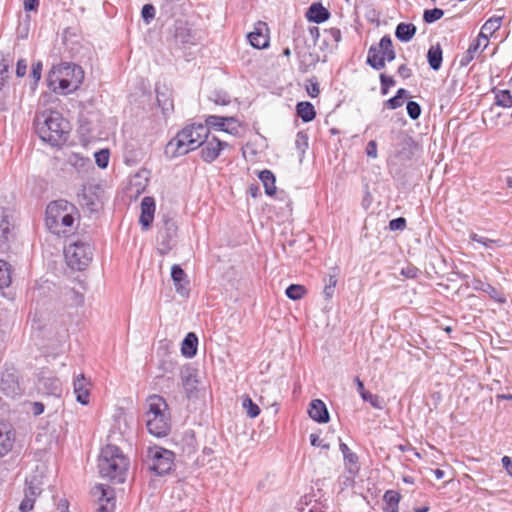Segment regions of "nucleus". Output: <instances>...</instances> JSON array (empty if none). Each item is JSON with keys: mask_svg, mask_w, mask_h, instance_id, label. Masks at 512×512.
Returning <instances> with one entry per match:
<instances>
[{"mask_svg": "<svg viewBox=\"0 0 512 512\" xmlns=\"http://www.w3.org/2000/svg\"><path fill=\"white\" fill-rule=\"evenodd\" d=\"M35 129L40 139L51 146L63 145L70 133L69 122L61 113L54 110H45L37 113Z\"/></svg>", "mask_w": 512, "mask_h": 512, "instance_id": "nucleus-1", "label": "nucleus"}, {"mask_svg": "<svg viewBox=\"0 0 512 512\" xmlns=\"http://www.w3.org/2000/svg\"><path fill=\"white\" fill-rule=\"evenodd\" d=\"M77 215L72 203L62 199L53 201L46 208V227L55 235H66L74 230Z\"/></svg>", "mask_w": 512, "mask_h": 512, "instance_id": "nucleus-2", "label": "nucleus"}, {"mask_svg": "<svg viewBox=\"0 0 512 512\" xmlns=\"http://www.w3.org/2000/svg\"><path fill=\"white\" fill-rule=\"evenodd\" d=\"M208 134V128L203 124L186 126L167 143L165 154L169 158L185 155L199 148Z\"/></svg>", "mask_w": 512, "mask_h": 512, "instance_id": "nucleus-3", "label": "nucleus"}, {"mask_svg": "<svg viewBox=\"0 0 512 512\" xmlns=\"http://www.w3.org/2000/svg\"><path fill=\"white\" fill-rule=\"evenodd\" d=\"M84 79V71L76 64L61 63L50 70L47 82L51 90L59 94H69L78 89Z\"/></svg>", "mask_w": 512, "mask_h": 512, "instance_id": "nucleus-4", "label": "nucleus"}, {"mask_svg": "<svg viewBox=\"0 0 512 512\" xmlns=\"http://www.w3.org/2000/svg\"><path fill=\"white\" fill-rule=\"evenodd\" d=\"M128 466V459L117 446L108 444L102 448L98 460V468L103 478L123 483Z\"/></svg>", "mask_w": 512, "mask_h": 512, "instance_id": "nucleus-5", "label": "nucleus"}, {"mask_svg": "<svg viewBox=\"0 0 512 512\" xmlns=\"http://www.w3.org/2000/svg\"><path fill=\"white\" fill-rule=\"evenodd\" d=\"M146 426L148 432L156 437H164L170 430V414L163 397L151 395L147 398Z\"/></svg>", "mask_w": 512, "mask_h": 512, "instance_id": "nucleus-6", "label": "nucleus"}, {"mask_svg": "<svg viewBox=\"0 0 512 512\" xmlns=\"http://www.w3.org/2000/svg\"><path fill=\"white\" fill-rule=\"evenodd\" d=\"M67 264L75 270H84L92 260V246L82 240L69 243L64 249Z\"/></svg>", "mask_w": 512, "mask_h": 512, "instance_id": "nucleus-7", "label": "nucleus"}, {"mask_svg": "<svg viewBox=\"0 0 512 512\" xmlns=\"http://www.w3.org/2000/svg\"><path fill=\"white\" fill-rule=\"evenodd\" d=\"M395 59V52L390 36H383L377 46H371L368 51L367 63L376 70L383 69L386 61Z\"/></svg>", "mask_w": 512, "mask_h": 512, "instance_id": "nucleus-8", "label": "nucleus"}, {"mask_svg": "<svg viewBox=\"0 0 512 512\" xmlns=\"http://www.w3.org/2000/svg\"><path fill=\"white\" fill-rule=\"evenodd\" d=\"M147 460L150 469L161 475L171 470L173 465V453L162 447H149Z\"/></svg>", "mask_w": 512, "mask_h": 512, "instance_id": "nucleus-9", "label": "nucleus"}, {"mask_svg": "<svg viewBox=\"0 0 512 512\" xmlns=\"http://www.w3.org/2000/svg\"><path fill=\"white\" fill-rule=\"evenodd\" d=\"M92 495L97 502V512H113L115 508V496L111 487L102 484L92 489Z\"/></svg>", "mask_w": 512, "mask_h": 512, "instance_id": "nucleus-10", "label": "nucleus"}, {"mask_svg": "<svg viewBox=\"0 0 512 512\" xmlns=\"http://www.w3.org/2000/svg\"><path fill=\"white\" fill-rule=\"evenodd\" d=\"M0 392L10 398H14L21 394L19 376L14 368H7L1 373Z\"/></svg>", "mask_w": 512, "mask_h": 512, "instance_id": "nucleus-11", "label": "nucleus"}, {"mask_svg": "<svg viewBox=\"0 0 512 512\" xmlns=\"http://www.w3.org/2000/svg\"><path fill=\"white\" fill-rule=\"evenodd\" d=\"M208 129L212 128L217 131H223L232 135H236L239 131V121L234 117H222L216 115H209L205 119V124Z\"/></svg>", "mask_w": 512, "mask_h": 512, "instance_id": "nucleus-12", "label": "nucleus"}, {"mask_svg": "<svg viewBox=\"0 0 512 512\" xmlns=\"http://www.w3.org/2000/svg\"><path fill=\"white\" fill-rule=\"evenodd\" d=\"M201 146V156L203 160L210 163L214 161L220 155V152L229 145L227 142L221 141L216 137H207Z\"/></svg>", "mask_w": 512, "mask_h": 512, "instance_id": "nucleus-13", "label": "nucleus"}, {"mask_svg": "<svg viewBox=\"0 0 512 512\" xmlns=\"http://www.w3.org/2000/svg\"><path fill=\"white\" fill-rule=\"evenodd\" d=\"M37 391L42 395L59 398L62 394V384L58 378L52 375L42 376L38 379Z\"/></svg>", "mask_w": 512, "mask_h": 512, "instance_id": "nucleus-14", "label": "nucleus"}, {"mask_svg": "<svg viewBox=\"0 0 512 512\" xmlns=\"http://www.w3.org/2000/svg\"><path fill=\"white\" fill-rule=\"evenodd\" d=\"M15 439V430L12 425L8 422L0 421V457H4L12 451Z\"/></svg>", "mask_w": 512, "mask_h": 512, "instance_id": "nucleus-15", "label": "nucleus"}, {"mask_svg": "<svg viewBox=\"0 0 512 512\" xmlns=\"http://www.w3.org/2000/svg\"><path fill=\"white\" fill-rule=\"evenodd\" d=\"M89 387L90 383L83 374L78 375L73 382L76 400L82 405H87L89 403Z\"/></svg>", "mask_w": 512, "mask_h": 512, "instance_id": "nucleus-16", "label": "nucleus"}, {"mask_svg": "<svg viewBox=\"0 0 512 512\" xmlns=\"http://www.w3.org/2000/svg\"><path fill=\"white\" fill-rule=\"evenodd\" d=\"M155 201L152 197H144L141 202V214L139 222L143 229H148L154 219Z\"/></svg>", "mask_w": 512, "mask_h": 512, "instance_id": "nucleus-17", "label": "nucleus"}, {"mask_svg": "<svg viewBox=\"0 0 512 512\" xmlns=\"http://www.w3.org/2000/svg\"><path fill=\"white\" fill-rule=\"evenodd\" d=\"M309 416L316 422L327 423L329 421V412L325 403L320 399L312 400L308 410Z\"/></svg>", "mask_w": 512, "mask_h": 512, "instance_id": "nucleus-18", "label": "nucleus"}, {"mask_svg": "<svg viewBox=\"0 0 512 512\" xmlns=\"http://www.w3.org/2000/svg\"><path fill=\"white\" fill-rule=\"evenodd\" d=\"M40 487L33 480L29 482L28 488L25 490V497L19 505L21 512H28L33 509L36 497L40 494Z\"/></svg>", "mask_w": 512, "mask_h": 512, "instance_id": "nucleus-19", "label": "nucleus"}, {"mask_svg": "<svg viewBox=\"0 0 512 512\" xmlns=\"http://www.w3.org/2000/svg\"><path fill=\"white\" fill-rule=\"evenodd\" d=\"M13 225L6 212L0 209V250H4L12 237Z\"/></svg>", "mask_w": 512, "mask_h": 512, "instance_id": "nucleus-20", "label": "nucleus"}, {"mask_svg": "<svg viewBox=\"0 0 512 512\" xmlns=\"http://www.w3.org/2000/svg\"><path fill=\"white\" fill-rule=\"evenodd\" d=\"M67 164L78 174H87L92 169L90 160L78 153H71L67 157Z\"/></svg>", "mask_w": 512, "mask_h": 512, "instance_id": "nucleus-21", "label": "nucleus"}, {"mask_svg": "<svg viewBox=\"0 0 512 512\" xmlns=\"http://www.w3.org/2000/svg\"><path fill=\"white\" fill-rule=\"evenodd\" d=\"M329 16V11L320 3H313L306 13L307 19L314 23H322L326 21Z\"/></svg>", "mask_w": 512, "mask_h": 512, "instance_id": "nucleus-22", "label": "nucleus"}, {"mask_svg": "<svg viewBox=\"0 0 512 512\" xmlns=\"http://www.w3.org/2000/svg\"><path fill=\"white\" fill-rule=\"evenodd\" d=\"M198 338L190 332L186 335L181 345V352L187 358H192L197 352Z\"/></svg>", "mask_w": 512, "mask_h": 512, "instance_id": "nucleus-23", "label": "nucleus"}, {"mask_svg": "<svg viewBox=\"0 0 512 512\" xmlns=\"http://www.w3.org/2000/svg\"><path fill=\"white\" fill-rule=\"evenodd\" d=\"M416 33L415 25L409 23H400L396 27L395 35L402 42L410 41Z\"/></svg>", "mask_w": 512, "mask_h": 512, "instance_id": "nucleus-24", "label": "nucleus"}, {"mask_svg": "<svg viewBox=\"0 0 512 512\" xmlns=\"http://www.w3.org/2000/svg\"><path fill=\"white\" fill-rule=\"evenodd\" d=\"M259 179L263 183L265 193L272 196L276 192V179L274 174L270 170H263L259 173Z\"/></svg>", "mask_w": 512, "mask_h": 512, "instance_id": "nucleus-25", "label": "nucleus"}, {"mask_svg": "<svg viewBox=\"0 0 512 512\" xmlns=\"http://www.w3.org/2000/svg\"><path fill=\"white\" fill-rule=\"evenodd\" d=\"M501 24L502 16H493L483 24L480 33L489 39L501 27Z\"/></svg>", "mask_w": 512, "mask_h": 512, "instance_id": "nucleus-26", "label": "nucleus"}, {"mask_svg": "<svg viewBox=\"0 0 512 512\" xmlns=\"http://www.w3.org/2000/svg\"><path fill=\"white\" fill-rule=\"evenodd\" d=\"M296 109H297V115L304 122H310L316 116L314 106L310 102H300L297 104Z\"/></svg>", "mask_w": 512, "mask_h": 512, "instance_id": "nucleus-27", "label": "nucleus"}, {"mask_svg": "<svg viewBox=\"0 0 512 512\" xmlns=\"http://www.w3.org/2000/svg\"><path fill=\"white\" fill-rule=\"evenodd\" d=\"M427 59L433 70H439L442 64V50L439 45L431 46L427 53Z\"/></svg>", "mask_w": 512, "mask_h": 512, "instance_id": "nucleus-28", "label": "nucleus"}, {"mask_svg": "<svg viewBox=\"0 0 512 512\" xmlns=\"http://www.w3.org/2000/svg\"><path fill=\"white\" fill-rule=\"evenodd\" d=\"M248 40L250 44L257 49H263L269 45V40L267 36L257 28L255 29V31L250 32L248 34Z\"/></svg>", "mask_w": 512, "mask_h": 512, "instance_id": "nucleus-29", "label": "nucleus"}, {"mask_svg": "<svg viewBox=\"0 0 512 512\" xmlns=\"http://www.w3.org/2000/svg\"><path fill=\"white\" fill-rule=\"evenodd\" d=\"M337 276V270L334 269L333 273H330L328 276L324 278L325 285L323 289V294L327 299L332 298V296L334 295L335 287L337 285Z\"/></svg>", "mask_w": 512, "mask_h": 512, "instance_id": "nucleus-30", "label": "nucleus"}, {"mask_svg": "<svg viewBox=\"0 0 512 512\" xmlns=\"http://www.w3.org/2000/svg\"><path fill=\"white\" fill-rule=\"evenodd\" d=\"M489 44V39L479 33L478 37L474 40L473 43L469 46L470 53H474L476 55L481 54Z\"/></svg>", "mask_w": 512, "mask_h": 512, "instance_id": "nucleus-31", "label": "nucleus"}, {"mask_svg": "<svg viewBox=\"0 0 512 512\" xmlns=\"http://www.w3.org/2000/svg\"><path fill=\"white\" fill-rule=\"evenodd\" d=\"M242 407L250 418H256L260 414V408L249 396H244L242 398Z\"/></svg>", "mask_w": 512, "mask_h": 512, "instance_id": "nucleus-32", "label": "nucleus"}, {"mask_svg": "<svg viewBox=\"0 0 512 512\" xmlns=\"http://www.w3.org/2000/svg\"><path fill=\"white\" fill-rule=\"evenodd\" d=\"M285 294L291 300H299L306 294V288L299 284H291L287 287Z\"/></svg>", "mask_w": 512, "mask_h": 512, "instance_id": "nucleus-33", "label": "nucleus"}, {"mask_svg": "<svg viewBox=\"0 0 512 512\" xmlns=\"http://www.w3.org/2000/svg\"><path fill=\"white\" fill-rule=\"evenodd\" d=\"M11 283V274L9 265L0 260V288L8 287Z\"/></svg>", "mask_w": 512, "mask_h": 512, "instance_id": "nucleus-34", "label": "nucleus"}, {"mask_svg": "<svg viewBox=\"0 0 512 512\" xmlns=\"http://www.w3.org/2000/svg\"><path fill=\"white\" fill-rule=\"evenodd\" d=\"M407 91L403 88H400L396 95L389 100L386 101V106L389 109H397L403 105L404 97L406 96Z\"/></svg>", "mask_w": 512, "mask_h": 512, "instance_id": "nucleus-35", "label": "nucleus"}, {"mask_svg": "<svg viewBox=\"0 0 512 512\" xmlns=\"http://www.w3.org/2000/svg\"><path fill=\"white\" fill-rule=\"evenodd\" d=\"M495 102L498 106L511 107L512 94L508 90H499L495 95Z\"/></svg>", "mask_w": 512, "mask_h": 512, "instance_id": "nucleus-36", "label": "nucleus"}, {"mask_svg": "<svg viewBox=\"0 0 512 512\" xmlns=\"http://www.w3.org/2000/svg\"><path fill=\"white\" fill-rule=\"evenodd\" d=\"M343 458L348 472L350 474H356L359 471L358 456L354 452H351Z\"/></svg>", "mask_w": 512, "mask_h": 512, "instance_id": "nucleus-37", "label": "nucleus"}, {"mask_svg": "<svg viewBox=\"0 0 512 512\" xmlns=\"http://www.w3.org/2000/svg\"><path fill=\"white\" fill-rule=\"evenodd\" d=\"M95 163L101 169L107 168L110 159V152L108 149H101L94 154Z\"/></svg>", "mask_w": 512, "mask_h": 512, "instance_id": "nucleus-38", "label": "nucleus"}, {"mask_svg": "<svg viewBox=\"0 0 512 512\" xmlns=\"http://www.w3.org/2000/svg\"><path fill=\"white\" fill-rule=\"evenodd\" d=\"M147 182L148 179L146 176H142L140 173L136 174L131 180V190L135 189V193L140 194L144 191Z\"/></svg>", "mask_w": 512, "mask_h": 512, "instance_id": "nucleus-39", "label": "nucleus"}, {"mask_svg": "<svg viewBox=\"0 0 512 512\" xmlns=\"http://www.w3.org/2000/svg\"><path fill=\"white\" fill-rule=\"evenodd\" d=\"M444 15V11L439 8L428 9L424 11L423 19L426 23H433L441 19Z\"/></svg>", "mask_w": 512, "mask_h": 512, "instance_id": "nucleus-40", "label": "nucleus"}, {"mask_svg": "<svg viewBox=\"0 0 512 512\" xmlns=\"http://www.w3.org/2000/svg\"><path fill=\"white\" fill-rule=\"evenodd\" d=\"M157 102L164 114H168L173 110V102L167 95L158 93Z\"/></svg>", "mask_w": 512, "mask_h": 512, "instance_id": "nucleus-41", "label": "nucleus"}, {"mask_svg": "<svg viewBox=\"0 0 512 512\" xmlns=\"http://www.w3.org/2000/svg\"><path fill=\"white\" fill-rule=\"evenodd\" d=\"M361 398L364 401L369 402L372 407H374L376 409H383V400L379 396L374 395L367 391V392L362 393Z\"/></svg>", "mask_w": 512, "mask_h": 512, "instance_id": "nucleus-42", "label": "nucleus"}, {"mask_svg": "<svg viewBox=\"0 0 512 512\" xmlns=\"http://www.w3.org/2000/svg\"><path fill=\"white\" fill-rule=\"evenodd\" d=\"M43 65L40 61L33 63L30 77L32 78V88L34 89L41 79Z\"/></svg>", "mask_w": 512, "mask_h": 512, "instance_id": "nucleus-43", "label": "nucleus"}, {"mask_svg": "<svg viewBox=\"0 0 512 512\" xmlns=\"http://www.w3.org/2000/svg\"><path fill=\"white\" fill-rule=\"evenodd\" d=\"M183 386L188 394L196 389L197 380L191 373L182 375Z\"/></svg>", "mask_w": 512, "mask_h": 512, "instance_id": "nucleus-44", "label": "nucleus"}, {"mask_svg": "<svg viewBox=\"0 0 512 512\" xmlns=\"http://www.w3.org/2000/svg\"><path fill=\"white\" fill-rule=\"evenodd\" d=\"M407 113L409 117L413 120H416L419 118L421 114V107L420 105L415 101H409L406 106Z\"/></svg>", "mask_w": 512, "mask_h": 512, "instance_id": "nucleus-45", "label": "nucleus"}, {"mask_svg": "<svg viewBox=\"0 0 512 512\" xmlns=\"http://www.w3.org/2000/svg\"><path fill=\"white\" fill-rule=\"evenodd\" d=\"M171 277L173 282H184L186 280V273L179 265H173L171 268Z\"/></svg>", "mask_w": 512, "mask_h": 512, "instance_id": "nucleus-46", "label": "nucleus"}, {"mask_svg": "<svg viewBox=\"0 0 512 512\" xmlns=\"http://www.w3.org/2000/svg\"><path fill=\"white\" fill-rule=\"evenodd\" d=\"M483 291L499 303H504L506 301L505 297L489 284L485 285Z\"/></svg>", "mask_w": 512, "mask_h": 512, "instance_id": "nucleus-47", "label": "nucleus"}, {"mask_svg": "<svg viewBox=\"0 0 512 512\" xmlns=\"http://www.w3.org/2000/svg\"><path fill=\"white\" fill-rule=\"evenodd\" d=\"M142 18L146 23H149L155 17V8L151 4H145L142 8Z\"/></svg>", "mask_w": 512, "mask_h": 512, "instance_id": "nucleus-48", "label": "nucleus"}, {"mask_svg": "<svg viewBox=\"0 0 512 512\" xmlns=\"http://www.w3.org/2000/svg\"><path fill=\"white\" fill-rule=\"evenodd\" d=\"M380 81H381V90L382 94H387L388 89L395 85V81L392 77L387 76L385 74L380 75Z\"/></svg>", "mask_w": 512, "mask_h": 512, "instance_id": "nucleus-49", "label": "nucleus"}, {"mask_svg": "<svg viewBox=\"0 0 512 512\" xmlns=\"http://www.w3.org/2000/svg\"><path fill=\"white\" fill-rule=\"evenodd\" d=\"M384 499L388 504V507L397 506L400 500V496L395 491H387L384 495Z\"/></svg>", "mask_w": 512, "mask_h": 512, "instance_id": "nucleus-50", "label": "nucleus"}, {"mask_svg": "<svg viewBox=\"0 0 512 512\" xmlns=\"http://www.w3.org/2000/svg\"><path fill=\"white\" fill-rule=\"evenodd\" d=\"M8 71H9V65L2 62L0 64V91L3 89V87L6 84V81L8 78Z\"/></svg>", "mask_w": 512, "mask_h": 512, "instance_id": "nucleus-51", "label": "nucleus"}, {"mask_svg": "<svg viewBox=\"0 0 512 512\" xmlns=\"http://www.w3.org/2000/svg\"><path fill=\"white\" fill-rule=\"evenodd\" d=\"M175 290L178 294H180L183 297L188 296L189 294V283L187 280H184V282H174Z\"/></svg>", "mask_w": 512, "mask_h": 512, "instance_id": "nucleus-52", "label": "nucleus"}, {"mask_svg": "<svg viewBox=\"0 0 512 512\" xmlns=\"http://www.w3.org/2000/svg\"><path fill=\"white\" fill-rule=\"evenodd\" d=\"M406 226V220L402 217L393 219L389 222V228L392 231L403 230Z\"/></svg>", "mask_w": 512, "mask_h": 512, "instance_id": "nucleus-53", "label": "nucleus"}, {"mask_svg": "<svg viewBox=\"0 0 512 512\" xmlns=\"http://www.w3.org/2000/svg\"><path fill=\"white\" fill-rule=\"evenodd\" d=\"M27 68H28L27 61L25 59H19L17 61V65H16L17 77H19V78L24 77L27 73Z\"/></svg>", "mask_w": 512, "mask_h": 512, "instance_id": "nucleus-54", "label": "nucleus"}, {"mask_svg": "<svg viewBox=\"0 0 512 512\" xmlns=\"http://www.w3.org/2000/svg\"><path fill=\"white\" fill-rule=\"evenodd\" d=\"M418 272L419 270L412 265H407L401 269V275L411 279L415 278L418 275Z\"/></svg>", "mask_w": 512, "mask_h": 512, "instance_id": "nucleus-55", "label": "nucleus"}, {"mask_svg": "<svg viewBox=\"0 0 512 512\" xmlns=\"http://www.w3.org/2000/svg\"><path fill=\"white\" fill-rule=\"evenodd\" d=\"M366 155L372 159L377 158L378 152H377V143L375 140H371L368 142V144L366 146Z\"/></svg>", "mask_w": 512, "mask_h": 512, "instance_id": "nucleus-56", "label": "nucleus"}, {"mask_svg": "<svg viewBox=\"0 0 512 512\" xmlns=\"http://www.w3.org/2000/svg\"><path fill=\"white\" fill-rule=\"evenodd\" d=\"M469 238L472 241L477 242L479 244H482L485 247H488L491 243L494 242L493 240L485 238V237H482V236H480V235H478V234H476L474 232L470 233Z\"/></svg>", "mask_w": 512, "mask_h": 512, "instance_id": "nucleus-57", "label": "nucleus"}, {"mask_svg": "<svg viewBox=\"0 0 512 512\" xmlns=\"http://www.w3.org/2000/svg\"><path fill=\"white\" fill-rule=\"evenodd\" d=\"M310 443L314 447H321L322 449L326 450L330 448L329 444L323 443V440H321L319 436L316 434L310 435Z\"/></svg>", "mask_w": 512, "mask_h": 512, "instance_id": "nucleus-58", "label": "nucleus"}, {"mask_svg": "<svg viewBox=\"0 0 512 512\" xmlns=\"http://www.w3.org/2000/svg\"><path fill=\"white\" fill-rule=\"evenodd\" d=\"M69 297L71 304L78 305L83 301V296L74 290H69L66 294Z\"/></svg>", "mask_w": 512, "mask_h": 512, "instance_id": "nucleus-59", "label": "nucleus"}, {"mask_svg": "<svg viewBox=\"0 0 512 512\" xmlns=\"http://www.w3.org/2000/svg\"><path fill=\"white\" fill-rule=\"evenodd\" d=\"M328 35L329 39H332L334 42L338 43L341 40V31L338 28H330L325 31Z\"/></svg>", "mask_w": 512, "mask_h": 512, "instance_id": "nucleus-60", "label": "nucleus"}, {"mask_svg": "<svg viewBox=\"0 0 512 512\" xmlns=\"http://www.w3.org/2000/svg\"><path fill=\"white\" fill-rule=\"evenodd\" d=\"M30 411L34 416H39L44 412V404L42 402H33Z\"/></svg>", "mask_w": 512, "mask_h": 512, "instance_id": "nucleus-61", "label": "nucleus"}, {"mask_svg": "<svg viewBox=\"0 0 512 512\" xmlns=\"http://www.w3.org/2000/svg\"><path fill=\"white\" fill-rule=\"evenodd\" d=\"M39 5L38 0H24L23 6L25 11H36Z\"/></svg>", "mask_w": 512, "mask_h": 512, "instance_id": "nucleus-62", "label": "nucleus"}, {"mask_svg": "<svg viewBox=\"0 0 512 512\" xmlns=\"http://www.w3.org/2000/svg\"><path fill=\"white\" fill-rule=\"evenodd\" d=\"M502 464L505 467L507 473L512 477V460L508 456L502 458Z\"/></svg>", "mask_w": 512, "mask_h": 512, "instance_id": "nucleus-63", "label": "nucleus"}, {"mask_svg": "<svg viewBox=\"0 0 512 512\" xmlns=\"http://www.w3.org/2000/svg\"><path fill=\"white\" fill-rule=\"evenodd\" d=\"M296 144L300 147V145H303L304 147H307L308 146V139H307V136L302 133V132H299L297 134V139H296Z\"/></svg>", "mask_w": 512, "mask_h": 512, "instance_id": "nucleus-64", "label": "nucleus"}]
</instances>
